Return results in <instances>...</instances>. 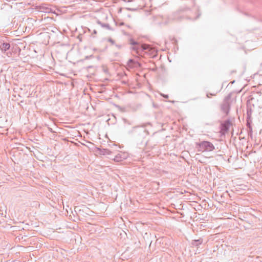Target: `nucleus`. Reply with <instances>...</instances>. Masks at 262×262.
<instances>
[{"label":"nucleus","instance_id":"obj_10","mask_svg":"<svg viewBox=\"0 0 262 262\" xmlns=\"http://www.w3.org/2000/svg\"><path fill=\"white\" fill-rule=\"evenodd\" d=\"M97 23L99 25H100L103 28H105V29H106L107 30H112V31L113 30V29L111 28L110 25L108 24H104V23H101L100 21H98Z\"/></svg>","mask_w":262,"mask_h":262},{"label":"nucleus","instance_id":"obj_24","mask_svg":"<svg viewBox=\"0 0 262 262\" xmlns=\"http://www.w3.org/2000/svg\"><path fill=\"white\" fill-rule=\"evenodd\" d=\"M49 130H50L51 132H53V131H52V128H50L49 129Z\"/></svg>","mask_w":262,"mask_h":262},{"label":"nucleus","instance_id":"obj_20","mask_svg":"<svg viewBox=\"0 0 262 262\" xmlns=\"http://www.w3.org/2000/svg\"><path fill=\"white\" fill-rule=\"evenodd\" d=\"M126 9H127L128 10H130V11H134L135 10V9H132V8H126Z\"/></svg>","mask_w":262,"mask_h":262},{"label":"nucleus","instance_id":"obj_2","mask_svg":"<svg viewBox=\"0 0 262 262\" xmlns=\"http://www.w3.org/2000/svg\"><path fill=\"white\" fill-rule=\"evenodd\" d=\"M199 151H211L214 149L213 144L209 141H203L197 144Z\"/></svg>","mask_w":262,"mask_h":262},{"label":"nucleus","instance_id":"obj_22","mask_svg":"<svg viewBox=\"0 0 262 262\" xmlns=\"http://www.w3.org/2000/svg\"><path fill=\"white\" fill-rule=\"evenodd\" d=\"M78 38H79V39L80 40V41H81V37L80 35H79V36H78Z\"/></svg>","mask_w":262,"mask_h":262},{"label":"nucleus","instance_id":"obj_1","mask_svg":"<svg viewBox=\"0 0 262 262\" xmlns=\"http://www.w3.org/2000/svg\"><path fill=\"white\" fill-rule=\"evenodd\" d=\"M129 43L133 46L131 49L136 51V53L140 56H142L144 53L151 52L152 50L150 45L147 44L140 45L132 38L129 39Z\"/></svg>","mask_w":262,"mask_h":262},{"label":"nucleus","instance_id":"obj_11","mask_svg":"<svg viewBox=\"0 0 262 262\" xmlns=\"http://www.w3.org/2000/svg\"><path fill=\"white\" fill-rule=\"evenodd\" d=\"M252 108L247 107V119H250L252 115Z\"/></svg>","mask_w":262,"mask_h":262},{"label":"nucleus","instance_id":"obj_5","mask_svg":"<svg viewBox=\"0 0 262 262\" xmlns=\"http://www.w3.org/2000/svg\"><path fill=\"white\" fill-rule=\"evenodd\" d=\"M38 11L44 13H55V10L49 7L47 4H43L36 6V8Z\"/></svg>","mask_w":262,"mask_h":262},{"label":"nucleus","instance_id":"obj_21","mask_svg":"<svg viewBox=\"0 0 262 262\" xmlns=\"http://www.w3.org/2000/svg\"><path fill=\"white\" fill-rule=\"evenodd\" d=\"M122 82L123 84H126L127 83L126 81H124V80H123V81H122Z\"/></svg>","mask_w":262,"mask_h":262},{"label":"nucleus","instance_id":"obj_15","mask_svg":"<svg viewBox=\"0 0 262 262\" xmlns=\"http://www.w3.org/2000/svg\"><path fill=\"white\" fill-rule=\"evenodd\" d=\"M198 17H199V15H197V16H196V17H191V16H188V17H187V18H188V19H190V20H195V19H196Z\"/></svg>","mask_w":262,"mask_h":262},{"label":"nucleus","instance_id":"obj_14","mask_svg":"<svg viewBox=\"0 0 262 262\" xmlns=\"http://www.w3.org/2000/svg\"><path fill=\"white\" fill-rule=\"evenodd\" d=\"M217 93H207L206 94V96L208 98H210V96H215Z\"/></svg>","mask_w":262,"mask_h":262},{"label":"nucleus","instance_id":"obj_12","mask_svg":"<svg viewBox=\"0 0 262 262\" xmlns=\"http://www.w3.org/2000/svg\"><path fill=\"white\" fill-rule=\"evenodd\" d=\"M135 63L136 62L133 59H130L127 62V66L130 68H133Z\"/></svg>","mask_w":262,"mask_h":262},{"label":"nucleus","instance_id":"obj_18","mask_svg":"<svg viewBox=\"0 0 262 262\" xmlns=\"http://www.w3.org/2000/svg\"><path fill=\"white\" fill-rule=\"evenodd\" d=\"M115 46L118 49H121L122 47L121 45H116Z\"/></svg>","mask_w":262,"mask_h":262},{"label":"nucleus","instance_id":"obj_8","mask_svg":"<svg viewBox=\"0 0 262 262\" xmlns=\"http://www.w3.org/2000/svg\"><path fill=\"white\" fill-rule=\"evenodd\" d=\"M10 48V44L8 42H2L0 45V49L2 52L3 53H5L7 51H8Z\"/></svg>","mask_w":262,"mask_h":262},{"label":"nucleus","instance_id":"obj_17","mask_svg":"<svg viewBox=\"0 0 262 262\" xmlns=\"http://www.w3.org/2000/svg\"><path fill=\"white\" fill-rule=\"evenodd\" d=\"M108 41L110 42L112 45L115 44V41L111 38L108 39Z\"/></svg>","mask_w":262,"mask_h":262},{"label":"nucleus","instance_id":"obj_6","mask_svg":"<svg viewBox=\"0 0 262 262\" xmlns=\"http://www.w3.org/2000/svg\"><path fill=\"white\" fill-rule=\"evenodd\" d=\"M145 129L143 126H136L132 128V129L128 132L129 134H134L135 136L140 135L144 134Z\"/></svg>","mask_w":262,"mask_h":262},{"label":"nucleus","instance_id":"obj_25","mask_svg":"<svg viewBox=\"0 0 262 262\" xmlns=\"http://www.w3.org/2000/svg\"><path fill=\"white\" fill-rule=\"evenodd\" d=\"M96 33H97L96 31V30H94V33H95V34H96Z\"/></svg>","mask_w":262,"mask_h":262},{"label":"nucleus","instance_id":"obj_13","mask_svg":"<svg viewBox=\"0 0 262 262\" xmlns=\"http://www.w3.org/2000/svg\"><path fill=\"white\" fill-rule=\"evenodd\" d=\"M247 126L249 128L250 132H252V126L250 124V119H247Z\"/></svg>","mask_w":262,"mask_h":262},{"label":"nucleus","instance_id":"obj_4","mask_svg":"<svg viewBox=\"0 0 262 262\" xmlns=\"http://www.w3.org/2000/svg\"><path fill=\"white\" fill-rule=\"evenodd\" d=\"M231 124V122L229 119L221 123L220 133L222 135H225L228 132Z\"/></svg>","mask_w":262,"mask_h":262},{"label":"nucleus","instance_id":"obj_16","mask_svg":"<svg viewBox=\"0 0 262 262\" xmlns=\"http://www.w3.org/2000/svg\"><path fill=\"white\" fill-rule=\"evenodd\" d=\"M116 26L120 27V26H124L125 24L124 23H123V22H121V23H120L116 22Z\"/></svg>","mask_w":262,"mask_h":262},{"label":"nucleus","instance_id":"obj_19","mask_svg":"<svg viewBox=\"0 0 262 262\" xmlns=\"http://www.w3.org/2000/svg\"><path fill=\"white\" fill-rule=\"evenodd\" d=\"M124 26H125L126 27H127V28H129V29L131 28V26L129 25H125Z\"/></svg>","mask_w":262,"mask_h":262},{"label":"nucleus","instance_id":"obj_23","mask_svg":"<svg viewBox=\"0 0 262 262\" xmlns=\"http://www.w3.org/2000/svg\"><path fill=\"white\" fill-rule=\"evenodd\" d=\"M110 152H111V151L110 150H108L106 151V154H110Z\"/></svg>","mask_w":262,"mask_h":262},{"label":"nucleus","instance_id":"obj_3","mask_svg":"<svg viewBox=\"0 0 262 262\" xmlns=\"http://www.w3.org/2000/svg\"><path fill=\"white\" fill-rule=\"evenodd\" d=\"M231 93H229L224 99L222 104L221 105L222 111L226 115H228L230 110V100L231 98Z\"/></svg>","mask_w":262,"mask_h":262},{"label":"nucleus","instance_id":"obj_9","mask_svg":"<svg viewBox=\"0 0 262 262\" xmlns=\"http://www.w3.org/2000/svg\"><path fill=\"white\" fill-rule=\"evenodd\" d=\"M203 241V240L202 238H200L198 239L192 240L191 245L192 247H198L202 244Z\"/></svg>","mask_w":262,"mask_h":262},{"label":"nucleus","instance_id":"obj_7","mask_svg":"<svg viewBox=\"0 0 262 262\" xmlns=\"http://www.w3.org/2000/svg\"><path fill=\"white\" fill-rule=\"evenodd\" d=\"M126 156L124 153L119 152L116 155L114 158V160L116 162H120L126 159Z\"/></svg>","mask_w":262,"mask_h":262}]
</instances>
